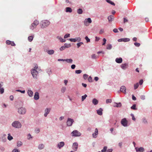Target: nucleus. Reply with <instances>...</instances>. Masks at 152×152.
<instances>
[{
	"mask_svg": "<svg viewBox=\"0 0 152 152\" xmlns=\"http://www.w3.org/2000/svg\"><path fill=\"white\" fill-rule=\"evenodd\" d=\"M12 126L16 128H20L21 126V125L20 123L18 121H15L12 124Z\"/></svg>",
	"mask_w": 152,
	"mask_h": 152,
	"instance_id": "1",
	"label": "nucleus"
},
{
	"mask_svg": "<svg viewBox=\"0 0 152 152\" xmlns=\"http://www.w3.org/2000/svg\"><path fill=\"white\" fill-rule=\"evenodd\" d=\"M50 22L47 20H45L42 21L41 24H42V28H45L48 26L50 24Z\"/></svg>",
	"mask_w": 152,
	"mask_h": 152,
	"instance_id": "2",
	"label": "nucleus"
},
{
	"mask_svg": "<svg viewBox=\"0 0 152 152\" xmlns=\"http://www.w3.org/2000/svg\"><path fill=\"white\" fill-rule=\"evenodd\" d=\"M72 136L74 137H79L81 135V133L77 130L73 131L72 133Z\"/></svg>",
	"mask_w": 152,
	"mask_h": 152,
	"instance_id": "3",
	"label": "nucleus"
},
{
	"mask_svg": "<svg viewBox=\"0 0 152 152\" xmlns=\"http://www.w3.org/2000/svg\"><path fill=\"white\" fill-rule=\"evenodd\" d=\"M31 72L34 78L37 79V76L38 73V71L35 69H32L31 70Z\"/></svg>",
	"mask_w": 152,
	"mask_h": 152,
	"instance_id": "4",
	"label": "nucleus"
},
{
	"mask_svg": "<svg viewBox=\"0 0 152 152\" xmlns=\"http://www.w3.org/2000/svg\"><path fill=\"white\" fill-rule=\"evenodd\" d=\"M39 24V22L37 20H35L34 23L31 24L30 27V29L33 30L34 28H36V26L38 25Z\"/></svg>",
	"mask_w": 152,
	"mask_h": 152,
	"instance_id": "5",
	"label": "nucleus"
},
{
	"mask_svg": "<svg viewBox=\"0 0 152 152\" xmlns=\"http://www.w3.org/2000/svg\"><path fill=\"white\" fill-rule=\"evenodd\" d=\"M26 112V109L24 107H21L18 109V113L21 114H25Z\"/></svg>",
	"mask_w": 152,
	"mask_h": 152,
	"instance_id": "6",
	"label": "nucleus"
},
{
	"mask_svg": "<svg viewBox=\"0 0 152 152\" xmlns=\"http://www.w3.org/2000/svg\"><path fill=\"white\" fill-rule=\"evenodd\" d=\"M121 123L124 126H127L128 121L126 118H124L121 120Z\"/></svg>",
	"mask_w": 152,
	"mask_h": 152,
	"instance_id": "7",
	"label": "nucleus"
},
{
	"mask_svg": "<svg viewBox=\"0 0 152 152\" xmlns=\"http://www.w3.org/2000/svg\"><path fill=\"white\" fill-rule=\"evenodd\" d=\"M92 22V20L90 18H88L87 19H85L84 21V24L86 26H88V22L89 23H91Z\"/></svg>",
	"mask_w": 152,
	"mask_h": 152,
	"instance_id": "8",
	"label": "nucleus"
},
{
	"mask_svg": "<svg viewBox=\"0 0 152 152\" xmlns=\"http://www.w3.org/2000/svg\"><path fill=\"white\" fill-rule=\"evenodd\" d=\"M73 121H74L73 119L70 118H68L67 122V126H71L72 125Z\"/></svg>",
	"mask_w": 152,
	"mask_h": 152,
	"instance_id": "9",
	"label": "nucleus"
},
{
	"mask_svg": "<svg viewBox=\"0 0 152 152\" xmlns=\"http://www.w3.org/2000/svg\"><path fill=\"white\" fill-rule=\"evenodd\" d=\"M78 144L77 142H74L73 143L72 148L75 151H76L78 148Z\"/></svg>",
	"mask_w": 152,
	"mask_h": 152,
	"instance_id": "10",
	"label": "nucleus"
},
{
	"mask_svg": "<svg viewBox=\"0 0 152 152\" xmlns=\"http://www.w3.org/2000/svg\"><path fill=\"white\" fill-rule=\"evenodd\" d=\"M118 42H127L130 41V39L128 38H121L118 39Z\"/></svg>",
	"mask_w": 152,
	"mask_h": 152,
	"instance_id": "11",
	"label": "nucleus"
},
{
	"mask_svg": "<svg viewBox=\"0 0 152 152\" xmlns=\"http://www.w3.org/2000/svg\"><path fill=\"white\" fill-rule=\"evenodd\" d=\"M128 66V64H127L125 63V64H123L121 65V68L124 69H125Z\"/></svg>",
	"mask_w": 152,
	"mask_h": 152,
	"instance_id": "12",
	"label": "nucleus"
},
{
	"mask_svg": "<svg viewBox=\"0 0 152 152\" xmlns=\"http://www.w3.org/2000/svg\"><path fill=\"white\" fill-rule=\"evenodd\" d=\"M64 142H61L59 143L57 145V147L60 149L61 147H63L64 145Z\"/></svg>",
	"mask_w": 152,
	"mask_h": 152,
	"instance_id": "13",
	"label": "nucleus"
},
{
	"mask_svg": "<svg viewBox=\"0 0 152 152\" xmlns=\"http://www.w3.org/2000/svg\"><path fill=\"white\" fill-rule=\"evenodd\" d=\"M126 88L124 86H122L121 87L120 91L124 93H126Z\"/></svg>",
	"mask_w": 152,
	"mask_h": 152,
	"instance_id": "14",
	"label": "nucleus"
},
{
	"mask_svg": "<svg viewBox=\"0 0 152 152\" xmlns=\"http://www.w3.org/2000/svg\"><path fill=\"white\" fill-rule=\"evenodd\" d=\"M135 149L136 151L138 152H143L144 151V148L142 147H140L139 148H135Z\"/></svg>",
	"mask_w": 152,
	"mask_h": 152,
	"instance_id": "15",
	"label": "nucleus"
},
{
	"mask_svg": "<svg viewBox=\"0 0 152 152\" xmlns=\"http://www.w3.org/2000/svg\"><path fill=\"white\" fill-rule=\"evenodd\" d=\"M122 59L121 58H117L115 59V61L118 63H121L122 62Z\"/></svg>",
	"mask_w": 152,
	"mask_h": 152,
	"instance_id": "16",
	"label": "nucleus"
},
{
	"mask_svg": "<svg viewBox=\"0 0 152 152\" xmlns=\"http://www.w3.org/2000/svg\"><path fill=\"white\" fill-rule=\"evenodd\" d=\"M50 111V109L49 108H47L45 110V113L44 114V116L46 117L47 116L48 114Z\"/></svg>",
	"mask_w": 152,
	"mask_h": 152,
	"instance_id": "17",
	"label": "nucleus"
},
{
	"mask_svg": "<svg viewBox=\"0 0 152 152\" xmlns=\"http://www.w3.org/2000/svg\"><path fill=\"white\" fill-rule=\"evenodd\" d=\"M34 98L36 100H37L39 99V94L38 92H36L35 93Z\"/></svg>",
	"mask_w": 152,
	"mask_h": 152,
	"instance_id": "18",
	"label": "nucleus"
},
{
	"mask_svg": "<svg viewBox=\"0 0 152 152\" xmlns=\"http://www.w3.org/2000/svg\"><path fill=\"white\" fill-rule=\"evenodd\" d=\"M114 16L113 15H111L108 17V20L109 22H111L113 20V19L114 18Z\"/></svg>",
	"mask_w": 152,
	"mask_h": 152,
	"instance_id": "19",
	"label": "nucleus"
},
{
	"mask_svg": "<svg viewBox=\"0 0 152 152\" xmlns=\"http://www.w3.org/2000/svg\"><path fill=\"white\" fill-rule=\"evenodd\" d=\"M95 133H94L93 134V136L94 138H96V135L98 134V130L97 128H96L95 130Z\"/></svg>",
	"mask_w": 152,
	"mask_h": 152,
	"instance_id": "20",
	"label": "nucleus"
},
{
	"mask_svg": "<svg viewBox=\"0 0 152 152\" xmlns=\"http://www.w3.org/2000/svg\"><path fill=\"white\" fill-rule=\"evenodd\" d=\"M102 109L100 108L99 110H97V113L98 115H101L102 114Z\"/></svg>",
	"mask_w": 152,
	"mask_h": 152,
	"instance_id": "21",
	"label": "nucleus"
},
{
	"mask_svg": "<svg viewBox=\"0 0 152 152\" xmlns=\"http://www.w3.org/2000/svg\"><path fill=\"white\" fill-rule=\"evenodd\" d=\"M28 94L30 97H32L33 96V92L31 90H28Z\"/></svg>",
	"mask_w": 152,
	"mask_h": 152,
	"instance_id": "22",
	"label": "nucleus"
},
{
	"mask_svg": "<svg viewBox=\"0 0 152 152\" xmlns=\"http://www.w3.org/2000/svg\"><path fill=\"white\" fill-rule=\"evenodd\" d=\"M92 103L94 105H96L98 104V101L95 98H94L92 100Z\"/></svg>",
	"mask_w": 152,
	"mask_h": 152,
	"instance_id": "23",
	"label": "nucleus"
},
{
	"mask_svg": "<svg viewBox=\"0 0 152 152\" xmlns=\"http://www.w3.org/2000/svg\"><path fill=\"white\" fill-rule=\"evenodd\" d=\"M54 50H49L47 51L49 55L53 54L54 53Z\"/></svg>",
	"mask_w": 152,
	"mask_h": 152,
	"instance_id": "24",
	"label": "nucleus"
},
{
	"mask_svg": "<svg viewBox=\"0 0 152 152\" xmlns=\"http://www.w3.org/2000/svg\"><path fill=\"white\" fill-rule=\"evenodd\" d=\"M66 12H72V9L69 7H67L66 8Z\"/></svg>",
	"mask_w": 152,
	"mask_h": 152,
	"instance_id": "25",
	"label": "nucleus"
},
{
	"mask_svg": "<svg viewBox=\"0 0 152 152\" xmlns=\"http://www.w3.org/2000/svg\"><path fill=\"white\" fill-rule=\"evenodd\" d=\"M65 61H66L67 62L69 63H71L73 61V60L71 59H65Z\"/></svg>",
	"mask_w": 152,
	"mask_h": 152,
	"instance_id": "26",
	"label": "nucleus"
},
{
	"mask_svg": "<svg viewBox=\"0 0 152 152\" xmlns=\"http://www.w3.org/2000/svg\"><path fill=\"white\" fill-rule=\"evenodd\" d=\"M34 65L35 66L33 69H35V70H38L39 71H41V69H40L38 68V66L36 64H35Z\"/></svg>",
	"mask_w": 152,
	"mask_h": 152,
	"instance_id": "27",
	"label": "nucleus"
},
{
	"mask_svg": "<svg viewBox=\"0 0 152 152\" xmlns=\"http://www.w3.org/2000/svg\"><path fill=\"white\" fill-rule=\"evenodd\" d=\"M57 38L60 40L61 42H64L66 41L65 39H64L60 37H57Z\"/></svg>",
	"mask_w": 152,
	"mask_h": 152,
	"instance_id": "28",
	"label": "nucleus"
},
{
	"mask_svg": "<svg viewBox=\"0 0 152 152\" xmlns=\"http://www.w3.org/2000/svg\"><path fill=\"white\" fill-rule=\"evenodd\" d=\"M34 38V36H30L28 37V40L29 41L31 42L32 41Z\"/></svg>",
	"mask_w": 152,
	"mask_h": 152,
	"instance_id": "29",
	"label": "nucleus"
},
{
	"mask_svg": "<svg viewBox=\"0 0 152 152\" xmlns=\"http://www.w3.org/2000/svg\"><path fill=\"white\" fill-rule=\"evenodd\" d=\"M121 106V103L119 102L118 104L115 103V104L114 106V107H120Z\"/></svg>",
	"mask_w": 152,
	"mask_h": 152,
	"instance_id": "30",
	"label": "nucleus"
},
{
	"mask_svg": "<svg viewBox=\"0 0 152 152\" xmlns=\"http://www.w3.org/2000/svg\"><path fill=\"white\" fill-rule=\"evenodd\" d=\"M22 142L20 141H18L17 142V146L18 147H20L22 145Z\"/></svg>",
	"mask_w": 152,
	"mask_h": 152,
	"instance_id": "31",
	"label": "nucleus"
},
{
	"mask_svg": "<svg viewBox=\"0 0 152 152\" xmlns=\"http://www.w3.org/2000/svg\"><path fill=\"white\" fill-rule=\"evenodd\" d=\"M83 10L81 9H79L77 10V12L79 14H81L83 13Z\"/></svg>",
	"mask_w": 152,
	"mask_h": 152,
	"instance_id": "32",
	"label": "nucleus"
},
{
	"mask_svg": "<svg viewBox=\"0 0 152 152\" xmlns=\"http://www.w3.org/2000/svg\"><path fill=\"white\" fill-rule=\"evenodd\" d=\"M91 58L93 59H96L98 58V56L95 54H93L91 55Z\"/></svg>",
	"mask_w": 152,
	"mask_h": 152,
	"instance_id": "33",
	"label": "nucleus"
},
{
	"mask_svg": "<svg viewBox=\"0 0 152 152\" xmlns=\"http://www.w3.org/2000/svg\"><path fill=\"white\" fill-rule=\"evenodd\" d=\"M112 46L111 44L107 45V46L106 48L107 49L110 50L112 48Z\"/></svg>",
	"mask_w": 152,
	"mask_h": 152,
	"instance_id": "34",
	"label": "nucleus"
},
{
	"mask_svg": "<svg viewBox=\"0 0 152 152\" xmlns=\"http://www.w3.org/2000/svg\"><path fill=\"white\" fill-rule=\"evenodd\" d=\"M64 46L65 47V48H69L71 47V45L70 44H66L65 43L64 44Z\"/></svg>",
	"mask_w": 152,
	"mask_h": 152,
	"instance_id": "35",
	"label": "nucleus"
},
{
	"mask_svg": "<svg viewBox=\"0 0 152 152\" xmlns=\"http://www.w3.org/2000/svg\"><path fill=\"white\" fill-rule=\"evenodd\" d=\"M107 2H108V3L111 4L112 5H113L114 6H115V4L112 1H111L110 0H106Z\"/></svg>",
	"mask_w": 152,
	"mask_h": 152,
	"instance_id": "36",
	"label": "nucleus"
},
{
	"mask_svg": "<svg viewBox=\"0 0 152 152\" xmlns=\"http://www.w3.org/2000/svg\"><path fill=\"white\" fill-rule=\"evenodd\" d=\"M87 96L86 94H85L84 96H82V101H83L85 99L86 97Z\"/></svg>",
	"mask_w": 152,
	"mask_h": 152,
	"instance_id": "37",
	"label": "nucleus"
},
{
	"mask_svg": "<svg viewBox=\"0 0 152 152\" xmlns=\"http://www.w3.org/2000/svg\"><path fill=\"white\" fill-rule=\"evenodd\" d=\"M83 42H80L77 43V48H79L82 45H83Z\"/></svg>",
	"mask_w": 152,
	"mask_h": 152,
	"instance_id": "38",
	"label": "nucleus"
},
{
	"mask_svg": "<svg viewBox=\"0 0 152 152\" xmlns=\"http://www.w3.org/2000/svg\"><path fill=\"white\" fill-rule=\"evenodd\" d=\"M136 105L135 104H133L132 106L131 107V108L132 109L134 110H136L137 109V108L136 107Z\"/></svg>",
	"mask_w": 152,
	"mask_h": 152,
	"instance_id": "39",
	"label": "nucleus"
},
{
	"mask_svg": "<svg viewBox=\"0 0 152 152\" xmlns=\"http://www.w3.org/2000/svg\"><path fill=\"white\" fill-rule=\"evenodd\" d=\"M38 147L39 149H42L44 147V145L42 144H40L39 145Z\"/></svg>",
	"mask_w": 152,
	"mask_h": 152,
	"instance_id": "40",
	"label": "nucleus"
},
{
	"mask_svg": "<svg viewBox=\"0 0 152 152\" xmlns=\"http://www.w3.org/2000/svg\"><path fill=\"white\" fill-rule=\"evenodd\" d=\"M107 147L106 146H104L103 149L101 150L102 152H105L107 150Z\"/></svg>",
	"mask_w": 152,
	"mask_h": 152,
	"instance_id": "41",
	"label": "nucleus"
},
{
	"mask_svg": "<svg viewBox=\"0 0 152 152\" xmlns=\"http://www.w3.org/2000/svg\"><path fill=\"white\" fill-rule=\"evenodd\" d=\"M112 102V100L111 99H108L106 100V103L108 104Z\"/></svg>",
	"mask_w": 152,
	"mask_h": 152,
	"instance_id": "42",
	"label": "nucleus"
},
{
	"mask_svg": "<svg viewBox=\"0 0 152 152\" xmlns=\"http://www.w3.org/2000/svg\"><path fill=\"white\" fill-rule=\"evenodd\" d=\"M139 86V84L138 83H136L134 85V89H137Z\"/></svg>",
	"mask_w": 152,
	"mask_h": 152,
	"instance_id": "43",
	"label": "nucleus"
},
{
	"mask_svg": "<svg viewBox=\"0 0 152 152\" xmlns=\"http://www.w3.org/2000/svg\"><path fill=\"white\" fill-rule=\"evenodd\" d=\"M7 138L8 140H10L13 139L12 137L10 135V134H8V136Z\"/></svg>",
	"mask_w": 152,
	"mask_h": 152,
	"instance_id": "44",
	"label": "nucleus"
},
{
	"mask_svg": "<svg viewBox=\"0 0 152 152\" xmlns=\"http://www.w3.org/2000/svg\"><path fill=\"white\" fill-rule=\"evenodd\" d=\"M69 40L71 42H75L76 41V39L71 38L69 39Z\"/></svg>",
	"mask_w": 152,
	"mask_h": 152,
	"instance_id": "45",
	"label": "nucleus"
},
{
	"mask_svg": "<svg viewBox=\"0 0 152 152\" xmlns=\"http://www.w3.org/2000/svg\"><path fill=\"white\" fill-rule=\"evenodd\" d=\"M82 71L80 70H76L75 71V73L76 74H79L81 73Z\"/></svg>",
	"mask_w": 152,
	"mask_h": 152,
	"instance_id": "46",
	"label": "nucleus"
},
{
	"mask_svg": "<svg viewBox=\"0 0 152 152\" xmlns=\"http://www.w3.org/2000/svg\"><path fill=\"white\" fill-rule=\"evenodd\" d=\"M88 75L86 74H84L83 75V77L85 80H86L88 77Z\"/></svg>",
	"mask_w": 152,
	"mask_h": 152,
	"instance_id": "47",
	"label": "nucleus"
},
{
	"mask_svg": "<svg viewBox=\"0 0 152 152\" xmlns=\"http://www.w3.org/2000/svg\"><path fill=\"white\" fill-rule=\"evenodd\" d=\"M85 39L86 40L87 42H90V39L88 38L87 36L85 37Z\"/></svg>",
	"mask_w": 152,
	"mask_h": 152,
	"instance_id": "48",
	"label": "nucleus"
},
{
	"mask_svg": "<svg viewBox=\"0 0 152 152\" xmlns=\"http://www.w3.org/2000/svg\"><path fill=\"white\" fill-rule=\"evenodd\" d=\"M4 91V89L3 88H0V92L1 94H2Z\"/></svg>",
	"mask_w": 152,
	"mask_h": 152,
	"instance_id": "49",
	"label": "nucleus"
},
{
	"mask_svg": "<svg viewBox=\"0 0 152 152\" xmlns=\"http://www.w3.org/2000/svg\"><path fill=\"white\" fill-rule=\"evenodd\" d=\"M69 36H70L69 34H67L65 35V36H64V38L65 39L66 38L68 37H69Z\"/></svg>",
	"mask_w": 152,
	"mask_h": 152,
	"instance_id": "50",
	"label": "nucleus"
},
{
	"mask_svg": "<svg viewBox=\"0 0 152 152\" xmlns=\"http://www.w3.org/2000/svg\"><path fill=\"white\" fill-rule=\"evenodd\" d=\"M20 151L19 150L14 149L12 150V152H20Z\"/></svg>",
	"mask_w": 152,
	"mask_h": 152,
	"instance_id": "51",
	"label": "nucleus"
},
{
	"mask_svg": "<svg viewBox=\"0 0 152 152\" xmlns=\"http://www.w3.org/2000/svg\"><path fill=\"white\" fill-rule=\"evenodd\" d=\"M65 47H64V46H61L60 48V50L61 51H62V50H64V49H65Z\"/></svg>",
	"mask_w": 152,
	"mask_h": 152,
	"instance_id": "52",
	"label": "nucleus"
},
{
	"mask_svg": "<svg viewBox=\"0 0 152 152\" xmlns=\"http://www.w3.org/2000/svg\"><path fill=\"white\" fill-rule=\"evenodd\" d=\"M104 32V30L103 29H101L99 31V34H103Z\"/></svg>",
	"mask_w": 152,
	"mask_h": 152,
	"instance_id": "53",
	"label": "nucleus"
},
{
	"mask_svg": "<svg viewBox=\"0 0 152 152\" xmlns=\"http://www.w3.org/2000/svg\"><path fill=\"white\" fill-rule=\"evenodd\" d=\"M134 45L137 47H139L140 45V44L137 42H135Z\"/></svg>",
	"mask_w": 152,
	"mask_h": 152,
	"instance_id": "54",
	"label": "nucleus"
},
{
	"mask_svg": "<svg viewBox=\"0 0 152 152\" xmlns=\"http://www.w3.org/2000/svg\"><path fill=\"white\" fill-rule=\"evenodd\" d=\"M66 90V88L65 87H63L61 89V91L62 92H64Z\"/></svg>",
	"mask_w": 152,
	"mask_h": 152,
	"instance_id": "55",
	"label": "nucleus"
},
{
	"mask_svg": "<svg viewBox=\"0 0 152 152\" xmlns=\"http://www.w3.org/2000/svg\"><path fill=\"white\" fill-rule=\"evenodd\" d=\"M143 122L144 124H146L147 123V121L145 118L143 119Z\"/></svg>",
	"mask_w": 152,
	"mask_h": 152,
	"instance_id": "56",
	"label": "nucleus"
},
{
	"mask_svg": "<svg viewBox=\"0 0 152 152\" xmlns=\"http://www.w3.org/2000/svg\"><path fill=\"white\" fill-rule=\"evenodd\" d=\"M131 116L132 117V119L134 121H135L136 120V118H135L133 114H131Z\"/></svg>",
	"mask_w": 152,
	"mask_h": 152,
	"instance_id": "57",
	"label": "nucleus"
},
{
	"mask_svg": "<svg viewBox=\"0 0 152 152\" xmlns=\"http://www.w3.org/2000/svg\"><path fill=\"white\" fill-rule=\"evenodd\" d=\"M103 41L104 42L102 44V45H104L106 43V39L105 38H104L103 39Z\"/></svg>",
	"mask_w": 152,
	"mask_h": 152,
	"instance_id": "58",
	"label": "nucleus"
},
{
	"mask_svg": "<svg viewBox=\"0 0 152 152\" xmlns=\"http://www.w3.org/2000/svg\"><path fill=\"white\" fill-rule=\"evenodd\" d=\"M88 80L89 82H91L92 81V78L91 76H90L88 78Z\"/></svg>",
	"mask_w": 152,
	"mask_h": 152,
	"instance_id": "59",
	"label": "nucleus"
},
{
	"mask_svg": "<svg viewBox=\"0 0 152 152\" xmlns=\"http://www.w3.org/2000/svg\"><path fill=\"white\" fill-rule=\"evenodd\" d=\"M40 131L39 129V128H37L35 130V132L36 133H38Z\"/></svg>",
	"mask_w": 152,
	"mask_h": 152,
	"instance_id": "60",
	"label": "nucleus"
},
{
	"mask_svg": "<svg viewBox=\"0 0 152 152\" xmlns=\"http://www.w3.org/2000/svg\"><path fill=\"white\" fill-rule=\"evenodd\" d=\"M143 83V80L142 79H141L140 80L139 83L140 85H142Z\"/></svg>",
	"mask_w": 152,
	"mask_h": 152,
	"instance_id": "61",
	"label": "nucleus"
},
{
	"mask_svg": "<svg viewBox=\"0 0 152 152\" xmlns=\"http://www.w3.org/2000/svg\"><path fill=\"white\" fill-rule=\"evenodd\" d=\"M76 39V41H77L79 42H80L81 40V39L80 37H77Z\"/></svg>",
	"mask_w": 152,
	"mask_h": 152,
	"instance_id": "62",
	"label": "nucleus"
},
{
	"mask_svg": "<svg viewBox=\"0 0 152 152\" xmlns=\"http://www.w3.org/2000/svg\"><path fill=\"white\" fill-rule=\"evenodd\" d=\"M113 31L115 33H117L118 32V29L117 28H114L113 29Z\"/></svg>",
	"mask_w": 152,
	"mask_h": 152,
	"instance_id": "63",
	"label": "nucleus"
},
{
	"mask_svg": "<svg viewBox=\"0 0 152 152\" xmlns=\"http://www.w3.org/2000/svg\"><path fill=\"white\" fill-rule=\"evenodd\" d=\"M11 42V41L8 40L6 41V43L7 45H10V44Z\"/></svg>",
	"mask_w": 152,
	"mask_h": 152,
	"instance_id": "64",
	"label": "nucleus"
}]
</instances>
